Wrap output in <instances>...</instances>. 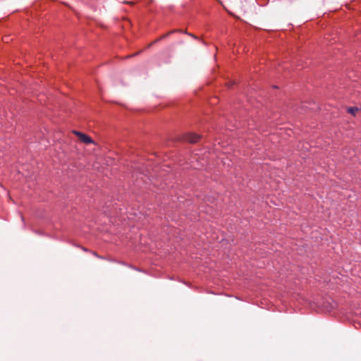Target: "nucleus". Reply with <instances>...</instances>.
Returning a JSON list of instances; mask_svg holds the SVG:
<instances>
[{"instance_id": "f257e3e1", "label": "nucleus", "mask_w": 361, "mask_h": 361, "mask_svg": "<svg viewBox=\"0 0 361 361\" xmlns=\"http://www.w3.org/2000/svg\"><path fill=\"white\" fill-rule=\"evenodd\" d=\"M73 133L74 135H75L78 137L79 140L83 143H85V144L94 143L93 140L86 134H84V133L77 131V130H73Z\"/></svg>"}, {"instance_id": "f03ea898", "label": "nucleus", "mask_w": 361, "mask_h": 361, "mask_svg": "<svg viewBox=\"0 0 361 361\" xmlns=\"http://www.w3.org/2000/svg\"><path fill=\"white\" fill-rule=\"evenodd\" d=\"M200 136L195 133H188L185 135V140L190 143H195L200 140Z\"/></svg>"}, {"instance_id": "7ed1b4c3", "label": "nucleus", "mask_w": 361, "mask_h": 361, "mask_svg": "<svg viewBox=\"0 0 361 361\" xmlns=\"http://www.w3.org/2000/svg\"><path fill=\"white\" fill-rule=\"evenodd\" d=\"M361 109V108L358 107H348L347 111L348 113L352 114L353 116H355L356 114Z\"/></svg>"}, {"instance_id": "20e7f679", "label": "nucleus", "mask_w": 361, "mask_h": 361, "mask_svg": "<svg viewBox=\"0 0 361 361\" xmlns=\"http://www.w3.org/2000/svg\"><path fill=\"white\" fill-rule=\"evenodd\" d=\"M173 32H174V31H171V32H168V33H166V34H165V35H164L161 36L159 38L157 39H156V40H154L152 44H150L149 45V46H151V45H152V44H155V43L158 42H159V41H160L161 39H163L166 38V37H168L170 34L173 33Z\"/></svg>"}]
</instances>
